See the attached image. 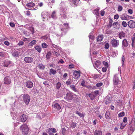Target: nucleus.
Returning a JSON list of instances; mask_svg holds the SVG:
<instances>
[{
	"mask_svg": "<svg viewBox=\"0 0 135 135\" xmlns=\"http://www.w3.org/2000/svg\"><path fill=\"white\" fill-rule=\"evenodd\" d=\"M118 36L121 39L125 37V35L124 33L123 32H121L119 33Z\"/></svg>",
	"mask_w": 135,
	"mask_h": 135,
	"instance_id": "obj_21",
	"label": "nucleus"
},
{
	"mask_svg": "<svg viewBox=\"0 0 135 135\" xmlns=\"http://www.w3.org/2000/svg\"><path fill=\"white\" fill-rule=\"evenodd\" d=\"M70 2H72V3L76 6L80 3L79 0H68Z\"/></svg>",
	"mask_w": 135,
	"mask_h": 135,
	"instance_id": "obj_14",
	"label": "nucleus"
},
{
	"mask_svg": "<svg viewBox=\"0 0 135 135\" xmlns=\"http://www.w3.org/2000/svg\"><path fill=\"white\" fill-rule=\"evenodd\" d=\"M52 46L54 48L58 50H59L60 49V47H59L54 44H52Z\"/></svg>",
	"mask_w": 135,
	"mask_h": 135,
	"instance_id": "obj_45",
	"label": "nucleus"
},
{
	"mask_svg": "<svg viewBox=\"0 0 135 135\" xmlns=\"http://www.w3.org/2000/svg\"><path fill=\"white\" fill-rule=\"evenodd\" d=\"M129 16L127 15H126L125 14H124L120 16V19L122 20H127V16Z\"/></svg>",
	"mask_w": 135,
	"mask_h": 135,
	"instance_id": "obj_17",
	"label": "nucleus"
},
{
	"mask_svg": "<svg viewBox=\"0 0 135 135\" xmlns=\"http://www.w3.org/2000/svg\"><path fill=\"white\" fill-rule=\"evenodd\" d=\"M38 67L39 68L41 69H44L45 68L44 65L42 64L38 65Z\"/></svg>",
	"mask_w": 135,
	"mask_h": 135,
	"instance_id": "obj_35",
	"label": "nucleus"
},
{
	"mask_svg": "<svg viewBox=\"0 0 135 135\" xmlns=\"http://www.w3.org/2000/svg\"><path fill=\"white\" fill-rule=\"evenodd\" d=\"M103 37L102 36L100 35L97 37V41L98 42L102 41L103 39Z\"/></svg>",
	"mask_w": 135,
	"mask_h": 135,
	"instance_id": "obj_27",
	"label": "nucleus"
},
{
	"mask_svg": "<svg viewBox=\"0 0 135 135\" xmlns=\"http://www.w3.org/2000/svg\"><path fill=\"white\" fill-rule=\"evenodd\" d=\"M80 76V72L79 71H75L73 73V77L74 78L77 79Z\"/></svg>",
	"mask_w": 135,
	"mask_h": 135,
	"instance_id": "obj_10",
	"label": "nucleus"
},
{
	"mask_svg": "<svg viewBox=\"0 0 135 135\" xmlns=\"http://www.w3.org/2000/svg\"><path fill=\"white\" fill-rule=\"evenodd\" d=\"M109 47V45L108 43H107L105 44V47L106 49H108Z\"/></svg>",
	"mask_w": 135,
	"mask_h": 135,
	"instance_id": "obj_55",
	"label": "nucleus"
},
{
	"mask_svg": "<svg viewBox=\"0 0 135 135\" xmlns=\"http://www.w3.org/2000/svg\"><path fill=\"white\" fill-rule=\"evenodd\" d=\"M124 112H122L120 113H119L118 114V116L121 117L124 116Z\"/></svg>",
	"mask_w": 135,
	"mask_h": 135,
	"instance_id": "obj_41",
	"label": "nucleus"
},
{
	"mask_svg": "<svg viewBox=\"0 0 135 135\" xmlns=\"http://www.w3.org/2000/svg\"><path fill=\"white\" fill-rule=\"evenodd\" d=\"M21 97L23 98V101L25 104L28 105L30 100V96L28 94H25L22 95Z\"/></svg>",
	"mask_w": 135,
	"mask_h": 135,
	"instance_id": "obj_1",
	"label": "nucleus"
},
{
	"mask_svg": "<svg viewBox=\"0 0 135 135\" xmlns=\"http://www.w3.org/2000/svg\"><path fill=\"white\" fill-rule=\"evenodd\" d=\"M111 44L113 47H115L118 46L119 42L115 39H113L111 41Z\"/></svg>",
	"mask_w": 135,
	"mask_h": 135,
	"instance_id": "obj_8",
	"label": "nucleus"
},
{
	"mask_svg": "<svg viewBox=\"0 0 135 135\" xmlns=\"http://www.w3.org/2000/svg\"><path fill=\"white\" fill-rule=\"evenodd\" d=\"M65 98L67 100H71L73 98V95L71 93H68L66 95Z\"/></svg>",
	"mask_w": 135,
	"mask_h": 135,
	"instance_id": "obj_12",
	"label": "nucleus"
},
{
	"mask_svg": "<svg viewBox=\"0 0 135 135\" xmlns=\"http://www.w3.org/2000/svg\"><path fill=\"white\" fill-rule=\"evenodd\" d=\"M33 59L30 57H26L24 59L25 61L27 63H30L33 61Z\"/></svg>",
	"mask_w": 135,
	"mask_h": 135,
	"instance_id": "obj_6",
	"label": "nucleus"
},
{
	"mask_svg": "<svg viewBox=\"0 0 135 135\" xmlns=\"http://www.w3.org/2000/svg\"><path fill=\"white\" fill-rule=\"evenodd\" d=\"M76 114L81 117H84V115L83 114L80 113L78 111H76Z\"/></svg>",
	"mask_w": 135,
	"mask_h": 135,
	"instance_id": "obj_32",
	"label": "nucleus"
},
{
	"mask_svg": "<svg viewBox=\"0 0 135 135\" xmlns=\"http://www.w3.org/2000/svg\"><path fill=\"white\" fill-rule=\"evenodd\" d=\"M27 118V115H26L23 114L21 117L20 119L17 118V116L13 117V119L14 120H16L18 121L25 122Z\"/></svg>",
	"mask_w": 135,
	"mask_h": 135,
	"instance_id": "obj_2",
	"label": "nucleus"
},
{
	"mask_svg": "<svg viewBox=\"0 0 135 135\" xmlns=\"http://www.w3.org/2000/svg\"><path fill=\"white\" fill-rule=\"evenodd\" d=\"M128 12L130 14H132L133 13V10L131 9H129L128 10Z\"/></svg>",
	"mask_w": 135,
	"mask_h": 135,
	"instance_id": "obj_58",
	"label": "nucleus"
},
{
	"mask_svg": "<svg viewBox=\"0 0 135 135\" xmlns=\"http://www.w3.org/2000/svg\"><path fill=\"white\" fill-rule=\"evenodd\" d=\"M126 125V124L122 123L121 124L120 128L123 129L125 127Z\"/></svg>",
	"mask_w": 135,
	"mask_h": 135,
	"instance_id": "obj_51",
	"label": "nucleus"
},
{
	"mask_svg": "<svg viewBox=\"0 0 135 135\" xmlns=\"http://www.w3.org/2000/svg\"><path fill=\"white\" fill-rule=\"evenodd\" d=\"M24 42L23 41H20L18 44V45L19 46L22 45H23Z\"/></svg>",
	"mask_w": 135,
	"mask_h": 135,
	"instance_id": "obj_64",
	"label": "nucleus"
},
{
	"mask_svg": "<svg viewBox=\"0 0 135 135\" xmlns=\"http://www.w3.org/2000/svg\"><path fill=\"white\" fill-rule=\"evenodd\" d=\"M95 95H97L99 94V91H98L96 90V91H94L93 93Z\"/></svg>",
	"mask_w": 135,
	"mask_h": 135,
	"instance_id": "obj_60",
	"label": "nucleus"
},
{
	"mask_svg": "<svg viewBox=\"0 0 135 135\" xmlns=\"http://www.w3.org/2000/svg\"><path fill=\"white\" fill-rule=\"evenodd\" d=\"M89 96L91 100H93L95 97L93 93H91L89 94Z\"/></svg>",
	"mask_w": 135,
	"mask_h": 135,
	"instance_id": "obj_29",
	"label": "nucleus"
},
{
	"mask_svg": "<svg viewBox=\"0 0 135 135\" xmlns=\"http://www.w3.org/2000/svg\"><path fill=\"white\" fill-rule=\"evenodd\" d=\"M119 18V15H116L114 16V18L115 19L117 20Z\"/></svg>",
	"mask_w": 135,
	"mask_h": 135,
	"instance_id": "obj_61",
	"label": "nucleus"
},
{
	"mask_svg": "<svg viewBox=\"0 0 135 135\" xmlns=\"http://www.w3.org/2000/svg\"><path fill=\"white\" fill-rule=\"evenodd\" d=\"M124 56H122V65L123 66L124 65Z\"/></svg>",
	"mask_w": 135,
	"mask_h": 135,
	"instance_id": "obj_46",
	"label": "nucleus"
},
{
	"mask_svg": "<svg viewBox=\"0 0 135 135\" xmlns=\"http://www.w3.org/2000/svg\"><path fill=\"white\" fill-rule=\"evenodd\" d=\"M4 82L6 84H9L11 82V79L9 76H7L5 78L4 80Z\"/></svg>",
	"mask_w": 135,
	"mask_h": 135,
	"instance_id": "obj_11",
	"label": "nucleus"
},
{
	"mask_svg": "<svg viewBox=\"0 0 135 135\" xmlns=\"http://www.w3.org/2000/svg\"><path fill=\"white\" fill-rule=\"evenodd\" d=\"M66 1H62L60 4V6L62 7L65 6L66 5Z\"/></svg>",
	"mask_w": 135,
	"mask_h": 135,
	"instance_id": "obj_38",
	"label": "nucleus"
},
{
	"mask_svg": "<svg viewBox=\"0 0 135 135\" xmlns=\"http://www.w3.org/2000/svg\"><path fill=\"white\" fill-rule=\"evenodd\" d=\"M61 84L60 83H58L56 84V88L57 89H59L61 87Z\"/></svg>",
	"mask_w": 135,
	"mask_h": 135,
	"instance_id": "obj_48",
	"label": "nucleus"
},
{
	"mask_svg": "<svg viewBox=\"0 0 135 135\" xmlns=\"http://www.w3.org/2000/svg\"><path fill=\"white\" fill-rule=\"evenodd\" d=\"M135 43V39L134 38H132V46L133 47H134V44Z\"/></svg>",
	"mask_w": 135,
	"mask_h": 135,
	"instance_id": "obj_47",
	"label": "nucleus"
},
{
	"mask_svg": "<svg viewBox=\"0 0 135 135\" xmlns=\"http://www.w3.org/2000/svg\"><path fill=\"white\" fill-rule=\"evenodd\" d=\"M74 68V66L73 64L70 65L69 66V68L70 69L73 68Z\"/></svg>",
	"mask_w": 135,
	"mask_h": 135,
	"instance_id": "obj_56",
	"label": "nucleus"
},
{
	"mask_svg": "<svg viewBox=\"0 0 135 135\" xmlns=\"http://www.w3.org/2000/svg\"><path fill=\"white\" fill-rule=\"evenodd\" d=\"M62 13H61V16L64 18L65 19H67L68 18V17L66 15L64 11H62Z\"/></svg>",
	"mask_w": 135,
	"mask_h": 135,
	"instance_id": "obj_28",
	"label": "nucleus"
},
{
	"mask_svg": "<svg viewBox=\"0 0 135 135\" xmlns=\"http://www.w3.org/2000/svg\"><path fill=\"white\" fill-rule=\"evenodd\" d=\"M99 9V7L94 9L93 12V13L96 15H98L99 14L98 11Z\"/></svg>",
	"mask_w": 135,
	"mask_h": 135,
	"instance_id": "obj_23",
	"label": "nucleus"
},
{
	"mask_svg": "<svg viewBox=\"0 0 135 135\" xmlns=\"http://www.w3.org/2000/svg\"><path fill=\"white\" fill-rule=\"evenodd\" d=\"M35 48L38 52L40 53L41 52L42 48L40 46L38 45L36 46L35 47Z\"/></svg>",
	"mask_w": 135,
	"mask_h": 135,
	"instance_id": "obj_19",
	"label": "nucleus"
},
{
	"mask_svg": "<svg viewBox=\"0 0 135 135\" xmlns=\"http://www.w3.org/2000/svg\"><path fill=\"white\" fill-rule=\"evenodd\" d=\"M18 54L17 52H15L12 54L13 56L15 57H17L18 56Z\"/></svg>",
	"mask_w": 135,
	"mask_h": 135,
	"instance_id": "obj_50",
	"label": "nucleus"
},
{
	"mask_svg": "<svg viewBox=\"0 0 135 135\" xmlns=\"http://www.w3.org/2000/svg\"><path fill=\"white\" fill-rule=\"evenodd\" d=\"M51 16L52 18L54 19L56 18V12L55 11H54L53 12L51 15Z\"/></svg>",
	"mask_w": 135,
	"mask_h": 135,
	"instance_id": "obj_34",
	"label": "nucleus"
},
{
	"mask_svg": "<svg viewBox=\"0 0 135 135\" xmlns=\"http://www.w3.org/2000/svg\"><path fill=\"white\" fill-rule=\"evenodd\" d=\"M93 32H91L90 34L89 35V38L90 39V40H93L94 39V36L93 35Z\"/></svg>",
	"mask_w": 135,
	"mask_h": 135,
	"instance_id": "obj_22",
	"label": "nucleus"
},
{
	"mask_svg": "<svg viewBox=\"0 0 135 135\" xmlns=\"http://www.w3.org/2000/svg\"><path fill=\"white\" fill-rule=\"evenodd\" d=\"M106 118L107 119H109L110 118V115L109 113L107 112L105 114Z\"/></svg>",
	"mask_w": 135,
	"mask_h": 135,
	"instance_id": "obj_31",
	"label": "nucleus"
},
{
	"mask_svg": "<svg viewBox=\"0 0 135 135\" xmlns=\"http://www.w3.org/2000/svg\"><path fill=\"white\" fill-rule=\"evenodd\" d=\"M95 65L98 68H100L101 67V63L99 61L97 60L95 62Z\"/></svg>",
	"mask_w": 135,
	"mask_h": 135,
	"instance_id": "obj_16",
	"label": "nucleus"
},
{
	"mask_svg": "<svg viewBox=\"0 0 135 135\" xmlns=\"http://www.w3.org/2000/svg\"><path fill=\"white\" fill-rule=\"evenodd\" d=\"M127 23L125 21H123L122 22V25L124 27H126L128 25Z\"/></svg>",
	"mask_w": 135,
	"mask_h": 135,
	"instance_id": "obj_39",
	"label": "nucleus"
},
{
	"mask_svg": "<svg viewBox=\"0 0 135 135\" xmlns=\"http://www.w3.org/2000/svg\"><path fill=\"white\" fill-rule=\"evenodd\" d=\"M128 25L130 28H134L135 27V22L133 20L129 21L128 22Z\"/></svg>",
	"mask_w": 135,
	"mask_h": 135,
	"instance_id": "obj_9",
	"label": "nucleus"
},
{
	"mask_svg": "<svg viewBox=\"0 0 135 135\" xmlns=\"http://www.w3.org/2000/svg\"><path fill=\"white\" fill-rule=\"evenodd\" d=\"M52 53L54 55L56 56H58L60 55V54L57 52H56L55 51L52 52Z\"/></svg>",
	"mask_w": 135,
	"mask_h": 135,
	"instance_id": "obj_44",
	"label": "nucleus"
},
{
	"mask_svg": "<svg viewBox=\"0 0 135 135\" xmlns=\"http://www.w3.org/2000/svg\"><path fill=\"white\" fill-rule=\"evenodd\" d=\"M123 121L124 123H126L127 122V118L126 117H125L124 118Z\"/></svg>",
	"mask_w": 135,
	"mask_h": 135,
	"instance_id": "obj_63",
	"label": "nucleus"
},
{
	"mask_svg": "<svg viewBox=\"0 0 135 135\" xmlns=\"http://www.w3.org/2000/svg\"><path fill=\"white\" fill-rule=\"evenodd\" d=\"M103 83H98L96 84V86L98 87H99L102 85Z\"/></svg>",
	"mask_w": 135,
	"mask_h": 135,
	"instance_id": "obj_52",
	"label": "nucleus"
},
{
	"mask_svg": "<svg viewBox=\"0 0 135 135\" xmlns=\"http://www.w3.org/2000/svg\"><path fill=\"white\" fill-rule=\"evenodd\" d=\"M103 65L105 66V67H108V64L107 62L103 61Z\"/></svg>",
	"mask_w": 135,
	"mask_h": 135,
	"instance_id": "obj_54",
	"label": "nucleus"
},
{
	"mask_svg": "<svg viewBox=\"0 0 135 135\" xmlns=\"http://www.w3.org/2000/svg\"><path fill=\"white\" fill-rule=\"evenodd\" d=\"M113 25L114 26V27L116 28H119V24L117 22L114 23Z\"/></svg>",
	"mask_w": 135,
	"mask_h": 135,
	"instance_id": "obj_24",
	"label": "nucleus"
},
{
	"mask_svg": "<svg viewBox=\"0 0 135 135\" xmlns=\"http://www.w3.org/2000/svg\"><path fill=\"white\" fill-rule=\"evenodd\" d=\"M4 44L7 46H9V43L8 41H6L4 42Z\"/></svg>",
	"mask_w": 135,
	"mask_h": 135,
	"instance_id": "obj_59",
	"label": "nucleus"
},
{
	"mask_svg": "<svg viewBox=\"0 0 135 135\" xmlns=\"http://www.w3.org/2000/svg\"><path fill=\"white\" fill-rule=\"evenodd\" d=\"M5 54L4 52H0V56L3 57L5 56Z\"/></svg>",
	"mask_w": 135,
	"mask_h": 135,
	"instance_id": "obj_49",
	"label": "nucleus"
},
{
	"mask_svg": "<svg viewBox=\"0 0 135 135\" xmlns=\"http://www.w3.org/2000/svg\"><path fill=\"white\" fill-rule=\"evenodd\" d=\"M94 135H102V132L99 131H96Z\"/></svg>",
	"mask_w": 135,
	"mask_h": 135,
	"instance_id": "obj_30",
	"label": "nucleus"
},
{
	"mask_svg": "<svg viewBox=\"0 0 135 135\" xmlns=\"http://www.w3.org/2000/svg\"><path fill=\"white\" fill-rule=\"evenodd\" d=\"M129 45V43L126 39H124L122 41V46L126 47Z\"/></svg>",
	"mask_w": 135,
	"mask_h": 135,
	"instance_id": "obj_15",
	"label": "nucleus"
},
{
	"mask_svg": "<svg viewBox=\"0 0 135 135\" xmlns=\"http://www.w3.org/2000/svg\"><path fill=\"white\" fill-rule=\"evenodd\" d=\"M70 87L71 89L74 91L76 92L77 91L76 89L75 88V85H71L70 86Z\"/></svg>",
	"mask_w": 135,
	"mask_h": 135,
	"instance_id": "obj_36",
	"label": "nucleus"
},
{
	"mask_svg": "<svg viewBox=\"0 0 135 135\" xmlns=\"http://www.w3.org/2000/svg\"><path fill=\"white\" fill-rule=\"evenodd\" d=\"M52 106L54 108L59 110L61 108L60 106L57 103L53 105Z\"/></svg>",
	"mask_w": 135,
	"mask_h": 135,
	"instance_id": "obj_18",
	"label": "nucleus"
},
{
	"mask_svg": "<svg viewBox=\"0 0 135 135\" xmlns=\"http://www.w3.org/2000/svg\"><path fill=\"white\" fill-rule=\"evenodd\" d=\"M109 97H107L105 98V103L107 104H108L110 103L111 102V99Z\"/></svg>",
	"mask_w": 135,
	"mask_h": 135,
	"instance_id": "obj_26",
	"label": "nucleus"
},
{
	"mask_svg": "<svg viewBox=\"0 0 135 135\" xmlns=\"http://www.w3.org/2000/svg\"><path fill=\"white\" fill-rule=\"evenodd\" d=\"M66 83L67 85H69L72 83L71 81L68 80L66 82Z\"/></svg>",
	"mask_w": 135,
	"mask_h": 135,
	"instance_id": "obj_57",
	"label": "nucleus"
},
{
	"mask_svg": "<svg viewBox=\"0 0 135 135\" xmlns=\"http://www.w3.org/2000/svg\"><path fill=\"white\" fill-rule=\"evenodd\" d=\"M10 25L11 27H13L15 26V25L12 22H11L9 24Z\"/></svg>",
	"mask_w": 135,
	"mask_h": 135,
	"instance_id": "obj_62",
	"label": "nucleus"
},
{
	"mask_svg": "<svg viewBox=\"0 0 135 135\" xmlns=\"http://www.w3.org/2000/svg\"><path fill=\"white\" fill-rule=\"evenodd\" d=\"M26 85L28 88H30L32 87L33 84L31 81H28L26 82Z\"/></svg>",
	"mask_w": 135,
	"mask_h": 135,
	"instance_id": "obj_13",
	"label": "nucleus"
},
{
	"mask_svg": "<svg viewBox=\"0 0 135 135\" xmlns=\"http://www.w3.org/2000/svg\"><path fill=\"white\" fill-rule=\"evenodd\" d=\"M113 81L114 84L116 85L119 84L120 81L118 79V76L117 75H116L114 76Z\"/></svg>",
	"mask_w": 135,
	"mask_h": 135,
	"instance_id": "obj_7",
	"label": "nucleus"
},
{
	"mask_svg": "<svg viewBox=\"0 0 135 135\" xmlns=\"http://www.w3.org/2000/svg\"><path fill=\"white\" fill-rule=\"evenodd\" d=\"M56 73V70L54 69H51L50 70L49 74L51 75L52 74L54 75Z\"/></svg>",
	"mask_w": 135,
	"mask_h": 135,
	"instance_id": "obj_20",
	"label": "nucleus"
},
{
	"mask_svg": "<svg viewBox=\"0 0 135 135\" xmlns=\"http://www.w3.org/2000/svg\"><path fill=\"white\" fill-rule=\"evenodd\" d=\"M56 130L55 128H49L48 129V132H53V133H56Z\"/></svg>",
	"mask_w": 135,
	"mask_h": 135,
	"instance_id": "obj_25",
	"label": "nucleus"
},
{
	"mask_svg": "<svg viewBox=\"0 0 135 135\" xmlns=\"http://www.w3.org/2000/svg\"><path fill=\"white\" fill-rule=\"evenodd\" d=\"M3 66L5 67H10L13 65L14 64L12 62L9 61L5 60L3 62Z\"/></svg>",
	"mask_w": 135,
	"mask_h": 135,
	"instance_id": "obj_5",
	"label": "nucleus"
},
{
	"mask_svg": "<svg viewBox=\"0 0 135 135\" xmlns=\"http://www.w3.org/2000/svg\"><path fill=\"white\" fill-rule=\"evenodd\" d=\"M51 55V53L50 52H48L46 56V58L47 59H49L50 58V56Z\"/></svg>",
	"mask_w": 135,
	"mask_h": 135,
	"instance_id": "obj_40",
	"label": "nucleus"
},
{
	"mask_svg": "<svg viewBox=\"0 0 135 135\" xmlns=\"http://www.w3.org/2000/svg\"><path fill=\"white\" fill-rule=\"evenodd\" d=\"M41 46L43 48L45 49L47 47L48 45L45 43L44 42L42 44Z\"/></svg>",
	"mask_w": 135,
	"mask_h": 135,
	"instance_id": "obj_37",
	"label": "nucleus"
},
{
	"mask_svg": "<svg viewBox=\"0 0 135 135\" xmlns=\"http://www.w3.org/2000/svg\"><path fill=\"white\" fill-rule=\"evenodd\" d=\"M107 70L106 67L104 66L102 68V71L104 72H105Z\"/></svg>",
	"mask_w": 135,
	"mask_h": 135,
	"instance_id": "obj_53",
	"label": "nucleus"
},
{
	"mask_svg": "<svg viewBox=\"0 0 135 135\" xmlns=\"http://www.w3.org/2000/svg\"><path fill=\"white\" fill-rule=\"evenodd\" d=\"M21 128L22 134L24 135H26L28 133V128L26 125H24L21 126Z\"/></svg>",
	"mask_w": 135,
	"mask_h": 135,
	"instance_id": "obj_3",
	"label": "nucleus"
},
{
	"mask_svg": "<svg viewBox=\"0 0 135 135\" xmlns=\"http://www.w3.org/2000/svg\"><path fill=\"white\" fill-rule=\"evenodd\" d=\"M76 126V123L73 122L72 123L71 125V127L73 128H75Z\"/></svg>",
	"mask_w": 135,
	"mask_h": 135,
	"instance_id": "obj_42",
	"label": "nucleus"
},
{
	"mask_svg": "<svg viewBox=\"0 0 135 135\" xmlns=\"http://www.w3.org/2000/svg\"><path fill=\"white\" fill-rule=\"evenodd\" d=\"M26 4L25 7L27 8V9H28L34 10L37 9V8L36 9L34 8V7L35 6V4L33 3H29Z\"/></svg>",
	"mask_w": 135,
	"mask_h": 135,
	"instance_id": "obj_4",
	"label": "nucleus"
},
{
	"mask_svg": "<svg viewBox=\"0 0 135 135\" xmlns=\"http://www.w3.org/2000/svg\"><path fill=\"white\" fill-rule=\"evenodd\" d=\"M123 9V7L121 5L118 6V11L120 12Z\"/></svg>",
	"mask_w": 135,
	"mask_h": 135,
	"instance_id": "obj_43",
	"label": "nucleus"
},
{
	"mask_svg": "<svg viewBox=\"0 0 135 135\" xmlns=\"http://www.w3.org/2000/svg\"><path fill=\"white\" fill-rule=\"evenodd\" d=\"M36 42H37L35 40H33L29 44V46H32L35 44Z\"/></svg>",
	"mask_w": 135,
	"mask_h": 135,
	"instance_id": "obj_33",
	"label": "nucleus"
}]
</instances>
